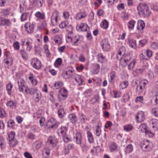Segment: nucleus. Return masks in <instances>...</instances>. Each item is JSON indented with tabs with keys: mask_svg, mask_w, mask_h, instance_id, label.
Returning <instances> with one entry per match:
<instances>
[{
	"mask_svg": "<svg viewBox=\"0 0 158 158\" xmlns=\"http://www.w3.org/2000/svg\"><path fill=\"white\" fill-rule=\"evenodd\" d=\"M81 36L78 35H76L72 36L68 35L66 36V41L67 43H71L74 46H78L81 44Z\"/></svg>",
	"mask_w": 158,
	"mask_h": 158,
	"instance_id": "obj_1",
	"label": "nucleus"
},
{
	"mask_svg": "<svg viewBox=\"0 0 158 158\" xmlns=\"http://www.w3.org/2000/svg\"><path fill=\"white\" fill-rule=\"evenodd\" d=\"M138 14L143 17L148 16L150 14L148 6L144 4L141 3L137 7Z\"/></svg>",
	"mask_w": 158,
	"mask_h": 158,
	"instance_id": "obj_2",
	"label": "nucleus"
},
{
	"mask_svg": "<svg viewBox=\"0 0 158 158\" xmlns=\"http://www.w3.org/2000/svg\"><path fill=\"white\" fill-rule=\"evenodd\" d=\"M33 42L32 39L30 38L22 39L21 41V45L22 46L25 44L26 45V50L28 52H30L32 48Z\"/></svg>",
	"mask_w": 158,
	"mask_h": 158,
	"instance_id": "obj_3",
	"label": "nucleus"
},
{
	"mask_svg": "<svg viewBox=\"0 0 158 158\" xmlns=\"http://www.w3.org/2000/svg\"><path fill=\"white\" fill-rule=\"evenodd\" d=\"M141 147L143 151L148 152L152 149L153 147V144L150 141L146 140L141 143Z\"/></svg>",
	"mask_w": 158,
	"mask_h": 158,
	"instance_id": "obj_4",
	"label": "nucleus"
},
{
	"mask_svg": "<svg viewBox=\"0 0 158 158\" xmlns=\"http://www.w3.org/2000/svg\"><path fill=\"white\" fill-rule=\"evenodd\" d=\"M31 64L32 67L36 69H40L42 66L41 61L36 58H32L31 60Z\"/></svg>",
	"mask_w": 158,
	"mask_h": 158,
	"instance_id": "obj_5",
	"label": "nucleus"
},
{
	"mask_svg": "<svg viewBox=\"0 0 158 158\" xmlns=\"http://www.w3.org/2000/svg\"><path fill=\"white\" fill-rule=\"evenodd\" d=\"M145 119L144 113L142 111H139L135 115V120L137 123H141Z\"/></svg>",
	"mask_w": 158,
	"mask_h": 158,
	"instance_id": "obj_6",
	"label": "nucleus"
},
{
	"mask_svg": "<svg viewBox=\"0 0 158 158\" xmlns=\"http://www.w3.org/2000/svg\"><path fill=\"white\" fill-rule=\"evenodd\" d=\"M32 90H33L32 94L33 95L34 101L35 102H37L40 100V99L41 97V93L37 88H34Z\"/></svg>",
	"mask_w": 158,
	"mask_h": 158,
	"instance_id": "obj_7",
	"label": "nucleus"
},
{
	"mask_svg": "<svg viewBox=\"0 0 158 158\" xmlns=\"http://www.w3.org/2000/svg\"><path fill=\"white\" fill-rule=\"evenodd\" d=\"M100 44L103 51H108L110 49V44L107 40L105 39L102 40Z\"/></svg>",
	"mask_w": 158,
	"mask_h": 158,
	"instance_id": "obj_8",
	"label": "nucleus"
},
{
	"mask_svg": "<svg viewBox=\"0 0 158 158\" xmlns=\"http://www.w3.org/2000/svg\"><path fill=\"white\" fill-rule=\"evenodd\" d=\"M59 15V14L57 11L54 12L51 18V25L54 26L57 24V18Z\"/></svg>",
	"mask_w": 158,
	"mask_h": 158,
	"instance_id": "obj_9",
	"label": "nucleus"
},
{
	"mask_svg": "<svg viewBox=\"0 0 158 158\" xmlns=\"http://www.w3.org/2000/svg\"><path fill=\"white\" fill-rule=\"evenodd\" d=\"M130 59L131 57L129 56H124L123 57L119 59L120 61V64L122 67H124L127 65V63Z\"/></svg>",
	"mask_w": 158,
	"mask_h": 158,
	"instance_id": "obj_10",
	"label": "nucleus"
},
{
	"mask_svg": "<svg viewBox=\"0 0 158 158\" xmlns=\"http://www.w3.org/2000/svg\"><path fill=\"white\" fill-rule=\"evenodd\" d=\"M48 125L49 128L55 129L57 127L58 123L55 119L51 118L48 121Z\"/></svg>",
	"mask_w": 158,
	"mask_h": 158,
	"instance_id": "obj_11",
	"label": "nucleus"
},
{
	"mask_svg": "<svg viewBox=\"0 0 158 158\" xmlns=\"http://www.w3.org/2000/svg\"><path fill=\"white\" fill-rule=\"evenodd\" d=\"M75 74V71L73 69L68 70L64 72L63 73L64 77L65 78H68L71 77L72 79H73Z\"/></svg>",
	"mask_w": 158,
	"mask_h": 158,
	"instance_id": "obj_12",
	"label": "nucleus"
},
{
	"mask_svg": "<svg viewBox=\"0 0 158 158\" xmlns=\"http://www.w3.org/2000/svg\"><path fill=\"white\" fill-rule=\"evenodd\" d=\"M137 24V29L138 31L140 33H143L145 27L144 21L141 20H139L138 21Z\"/></svg>",
	"mask_w": 158,
	"mask_h": 158,
	"instance_id": "obj_13",
	"label": "nucleus"
},
{
	"mask_svg": "<svg viewBox=\"0 0 158 158\" xmlns=\"http://www.w3.org/2000/svg\"><path fill=\"white\" fill-rule=\"evenodd\" d=\"M28 79L33 86L36 85L38 83V81L36 76L33 73H30L28 75Z\"/></svg>",
	"mask_w": 158,
	"mask_h": 158,
	"instance_id": "obj_14",
	"label": "nucleus"
},
{
	"mask_svg": "<svg viewBox=\"0 0 158 158\" xmlns=\"http://www.w3.org/2000/svg\"><path fill=\"white\" fill-rule=\"evenodd\" d=\"M18 84L19 85V90L20 92H23V87L25 85V81L24 80L21 78H19L18 80Z\"/></svg>",
	"mask_w": 158,
	"mask_h": 158,
	"instance_id": "obj_15",
	"label": "nucleus"
},
{
	"mask_svg": "<svg viewBox=\"0 0 158 158\" xmlns=\"http://www.w3.org/2000/svg\"><path fill=\"white\" fill-rule=\"evenodd\" d=\"M24 27L25 30L28 33H32L34 31V25L30 23H26L24 25Z\"/></svg>",
	"mask_w": 158,
	"mask_h": 158,
	"instance_id": "obj_16",
	"label": "nucleus"
},
{
	"mask_svg": "<svg viewBox=\"0 0 158 158\" xmlns=\"http://www.w3.org/2000/svg\"><path fill=\"white\" fill-rule=\"evenodd\" d=\"M76 28L78 31H86L89 29V27L87 24L81 23L79 25L77 26Z\"/></svg>",
	"mask_w": 158,
	"mask_h": 158,
	"instance_id": "obj_17",
	"label": "nucleus"
},
{
	"mask_svg": "<svg viewBox=\"0 0 158 158\" xmlns=\"http://www.w3.org/2000/svg\"><path fill=\"white\" fill-rule=\"evenodd\" d=\"M77 84L79 85H81L83 83V78L80 75L78 74H75L74 75L73 78Z\"/></svg>",
	"mask_w": 158,
	"mask_h": 158,
	"instance_id": "obj_18",
	"label": "nucleus"
},
{
	"mask_svg": "<svg viewBox=\"0 0 158 158\" xmlns=\"http://www.w3.org/2000/svg\"><path fill=\"white\" fill-rule=\"evenodd\" d=\"M87 14L84 11H81L77 13L75 16V18L77 20L85 18L87 16Z\"/></svg>",
	"mask_w": 158,
	"mask_h": 158,
	"instance_id": "obj_19",
	"label": "nucleus"
},
{
	"mask_svg": "<svg viewBox=\"0 0 158 158\" xmlns=\"http://www.w3.org/2000/svg\"><path fill=\"white\" fill-rule=\"evenodd\" d=\"M59 93L63 99H65L68 95V91L64 88L60 89L59 91Z\"/></svg>",
	"mask_w": 158,
	"mask_h": 158,
	"instance_id": "obj_20",
	"label": "nucleus"
},
{
	"mask_svg": "<svg viewBox=\"0 0 158 158\" xmlns=\"http://www.w3.org/2000/svg\"><path fill=\"white\" fill-rule=\"evenodd\" d=\"M135 23V21L133 19L130 20L127 23V27L128 30L130 31L133 30Z\"/></svg>",
	"mask_w": 158,
	"mask_h": 158,
	"instance_id": "obj_21",
	"label": "nucleus"
},
{
	"mask_svg": "<svg viewBox=\"0 0 158 158\" xmlns=\"http://www.w3.org/2000/svg\"><path fill=\"white\" fill-rule=\"evenodd\" d=\"M17 103L15 101L9 100L6 103L7 106L10 108L15 109Z\"/></svg>",
	"mask_w": 158,
	"mask_h": 158,
	"instance_id": "obj_22",
	"label": "nucleus"
},
{
	"mask_svg": "<svg viewBox=\"0 0 158 158\" xmlns=\"http://www.w3.org/2000/svg\"><path fill=\"white\" fill-rule=\"evenodd\" d=\"M42 146L43 144L42 142L39 141L35 142L33 145V148L36 151L39 150Z\"/></svg>",
	"mask_w": 158,
	"mask_h": 158,
	"instance_id": "obj_23",
	"label": "nucleus"
},
{
	"mask_svg": "<svg viewBox=\"0 0 158 158\" xmlns=\"http://www.w3.org/2000/svg\"><path fill=\"white\" fill-rule=\"evenodd\" d=\"M81 134L79 132L76 133L75 135V139L76 143L77 144H80L81 143Z\"/></svg>",
	"mask_w": 158,
	"mask_h": 158,
	"instance_id": "obj_24",
	"label": "nucleus"
},
{
	"mask_svg": "<svg viewBox=\"0 0 158 158\" xmlns=\"http://www.w3.org/2000/svg\"><path fill=\"white\" fill-rule=\"evenodd\" d=\"M147 125L144 123L141 124L139 127L138 129L139 132H145L147 130Z\"/></svg>",
	"mask_w": 158,
	"mask_h": 158,
	"instance_id": "obj_25",
	"label": "nucleus"
},
{
	"mask_svg": "<svg viewBox=\"0 0 158 158\" xmlns=\"http://www.w3.org/2000/svg\"><path fill=\"white\" fill-rule=\"evenodd\" d=\"M6 143L5 139L3 137L0 136V148L1 150L5 149L6 147Z\"/></svg>",
	"mask_w": 158,
	"mask_h": 158,
	"instance_id": "obj_26",
	"label": "nucleus"
},
{
	"mask_svg": "<svg viewBox=\"0 0 158 158\" xmlns=\"http://www.w3.org/2000/svg\"><path fill=\"white\" fill-rule=\"evenodd\" d=\"M48 142L51 144L52 146H55L57 143V141L55 136H50L48 139Z\"/></svg>",
	"mask_w": 158,
	"mask_h": 158,
	"instance_id": "obj_27",
	"label": "nucleus"
},
{
	"mask_svg": "<svg viewBox=\"0 0 158 158\" xmlns=\"http://www.w3.org/2000/svg\"><path fill=\"white\" fill-rule=\"evenodd\" d=\"M68 118L72 123H74L77 121V117L74 114H69Z\"/></svg>",
	"mask_w": 158,
	"mask_h": 158,
	"instance_id": "obj_28",
	"label": "nucleus"
},
{
	"mask_svg": "<svg viewBox=\"0 0 158 158\" xmlns=\"http://www.w3.org/2000/svg\"><path fill=\"white\" fill-rule=\"evenodd\" d=\"M11 21L8 19H4L1 21V24L3 26H9L11 25Z\"/></svg>",
	"mask_w": 158,
	"mask_h": 158,
	"instance_id": "obj_29",
	"label": "nucleus"
},
{
	"mask_svg": "<svg viewBox=\"0 0 158 158\" xmlns=\"http://www.w3.org/2000/svg\"><path fill=\"white\" fill-rule=\"evenodd\" d=\"M35 16L38 19H44L45 18L44 13H41L40 11L37 12L35 14Z\"/></svg>",
	"mask_w": 158,
	"mask_h": 158,
	"instance_id": "obj_30",
	"label": "nucleus"
},
{
	"mask_svg": "<svg viewBox=\"0 0 158 158\" xmlns=\"http://www.w3.org/2000/svg\"><path fill=\"white\" fill-rule=\"evenodd\" d=\"M87 137L88 141L90 143H93L94 141V138L91 132L89 131L87 132Z\"/></svg>",
	"mask_w": 158,
	"mask_h": 158,
	"instance_id": "obj_31",
	"label": "nucleus"
},
{
	"mask_svg": "<svg viewBox=\"0 0 158 158\" xmlns=\"http://www.w3.org/2000/svg\"><path fill=\"white\" fill-rule=\"evenodd\" d=\"M53 40L55 43L58 45H60L62 43L61 39L58 35L55 36Z\"/></svg>",
	"mask_w": 158,
	"mask_h": 158,
	"instance_id": "obj_32",
	"label": "nucleus"
},
{
	"mask_svg": "<svg viewBox=\"0 0 158 158\" xmlns=\"http://www.w3.org/2000/svg\"><path fill=\"white\" fill-rule=\"evenodd\" d=\"M109 26V22L108 21L105 19L103 20L101 24V27L104 29H107Z\"/></svg>",
	"mask_w": 158,
	"mask_h": 158,
	"instance_id": "obj_33",
	"label": "nucleus"
},
{
	"mask_svg": "<svg viewBox=\"0 0 158 158\" xmlns=\"http://www.w3.org/2000/svg\"><path fill=\"white\" fill-rule=\"evenodd\" d=\"M62 63V60L61 58H57L55 60L54 65L55 67L58 68L61 65Z\"/></svg>",
	"mask_w": 158,
	"mask_h": 158,
	"instance_id": "obj_34",
	"label": "nucleus"
},
{
	"mask_svg": "<svg viewBox=\"0 0 158 158\" xmlns=\"http://www.w3.org/2000/svg\"><path fill=\"white\" fill-rule=\"evenodd\" d=\"M125 48L124 47H122L120 48L116 55V57L117 59H119L122 58L121 55L122 54H124V52H122V51Z\"/></svg>",
	"mask_w": 158,
	"mask_h": 158,
	"instance_id": "obj_35",
	"label": "nucleus"
},
{
	"mask_svg": "<svg viewBox=\"0 0 158 158\" xmlns=\"http://www.w3.org/2000/svg\"><path fill=\"white\" fill-rule=\"evenodd\" d=\"M137 62V60L136 59H133L130 63L128 65V69L130 70H132L134 67L135 65Z\"/></svg>",
	"mask_w": 158,
	"mask_h": 158,
	"instance_id": "obj_36",
	"label": "nucleus"
},
{
	"mask_svg": "<svg viewBox=\"0 0 158 158\" xmlns=\"http://www.w3.org/2000/svg\"><path fill=\"white\" fill-rule=\"evenodd\" d=\"M50 153V151L48 148L44 149L42 152V154L44 156V158H48Z\"/></svg>",
	"mask_w": 158,
	"mask_h": 158,
	"instance_id": "obj_37",
	"label": "nucleus"
},
{
	"mask_svg": "<svg viewBox=\"0 0 158 158\" xmlns=\"http://www.w3.org/2000/svg\"><path fill=\"white\" fill-rule=\"evenodd\" d=\"M133 147L131 144L127 145L126 147L125 152L126 153H130L132 152Z\"/></svg>",
	"mask_w": 158,
	"mask_h": 158,
	"instance_id": "obj_38",
	"label": "nucleus"
},
{
	"mask_svg": "<svg viewBox=\"0 0 158 158\" xmlns=\"http://www.w3.org/2000/svg\"><path fill=\"white\" fill-rule=\"evenodd\" d=\"M128 85V82L127 81H125L121 82L120 84V88L122 89L126 88Z\"/></svg>",
	"mask_w": 158,
	"mask_h": 158,
	"instance_id": "obj_39",
	"label": "nucleus"
},
{
	"mask_svg": "<svg viewBox=\"0 0 158 158\" xmlns=\"http://www.w3.org/2000/svg\"><path fill=\"white\" fill-rule=\"evenodd\" d=\"M67 131V128L64 126H62L59 129V131L61 134L62 136L66 134Z\"/></svg>",
	"mask_w": 158,
	"mask_h": 158,
	"instance_id": "obj_40",
	"label": "nucleus"
},
{
	"mask_svg": "<svg viewBox=\"0 0 158 158\" xmlns=\"http://www.w3.org/2000/svg\"><path fill=\"white\" fill-rule=\"evenodd\" d=\"M99 97L98 94H97L94 95V97L92 98L90 101L92 103H94L99 101Z\"/></svg>",
	"mask_w": 158,
	"mask_h": 158,
	"instance_id": "obj_41",
	"label": "nucleus"
},
{
	"mask_svg": "<svg viewBox=\"0 0 158 158\" xmlns=\"http://www.w3.org/2000/svg\"><path fill=\"white\" fill-rule=\"evenodd\" d=\"M94 69L92 71V73L94 74H97L99 71L100 68V66L98 64L94 65Z\"/></svg>",
	"mask_w": 158,
	"mask_h": 158,
	"instance_id": "obj_42",
	"label": "nucleus"
},
{
	"mask_svg": "<svg viewBox=\"0 0 158 158\" xmlns=\"http://www.w3.org/2000/svg\"><path fill=\"white\" fill-rule=\"evenodd\" d=\"M69 24V22L67 21H64L61 22L59 25V27L60 28L63 29L66 27Z\"/></svg>",
	"mask_w": 158,
	"mask_h": 158,
	"instance_id": "obj_43",
	"label": "nucleus"
},
{
	"mask_svg": "<svg viewBox=\"0 0 158 158\" xmlns=\"http://www.w3.org/2000/svg\"><path fill=\"white\" fill-rule=\"evenodd\" d=\"M133 126L130 124L126 125L123 127V130L126 131H129L132 130Z\"/></svg>",
	"mask_w": 158,
	"mask_h": 158,
	"instance_id": "obj_44",
	"label": "nucleus"
},
{
	"mask_svg": "<svg viewBox=\"0 0 158 158\" xmlns=\"http://www.w3.org/2000/svg\"><path fill=\"white\" fill-rule=\"evenodd\" d=\"M12 87L13 85L10 83L6 85V90L9 95H10L11 93Z\"/></svg>",
	"mask_w": 158,
	"mask_h": 158,
	"instance_id": "obj_45",
	"label": "nucleus"
},
{
	"mask_svg": "<svg viewBox=\"0 0 158 158\" xmlns=\"http://www.w3.org/2000/svg\"><path fill=\"white\" fill-rule=\"evenodd\" d=\"M129 46L132 48L134 49L136 48V45L135 40H129Z\"/></svg>",
	"mask_w": 158,
	"mask_h": 158,
	"instance_id": "obj_46",
	"label": "nucleus"
},
{
	"mask_svg": "<svg viewBox=\"0 0 158 158\" xmlns=\"http://www.w3.org/2000/svg\"><path fill=\"white\" fill-rule=\"evenodd\" d=\"M135 102L136 103H142L143 102V98L142 96L137 97L135 99Z\"/></svg>",
	"mask_w": 158,
	"mask_h": 158,
	"instance_id": "obj_47",
	"label": "nucleus"
},
{
	"mask_svg": "<svg viewBox=\"0 0 158 158\" xmlns=\"http://www.w3.org/2000/svg\"><path fill=\"white\" fill-rule=\"evenodd\" d=\"M18 142L16 140H12L9 141V144L10 147H14L18 144Z\"/></svg>",
	"mask_w": 158,
	"mask_h": 158,
	"instance_id": "obj_48",
	"label": "nucleus"
},
{
	"mask_svg": "<svg viewBox=\"0 0 158 158\" xmlns=\"http://www.w3.org/2000/svg\"><path fill=\"white\" fill-rule=\"evenodd\" d=\"M28 14L27 13H24L21 15L20 19L22 22L26 21L27 19Z\"/></svg>",
	"mask_w": 158,
	"mask_h": 158,
	"instance_id": "obj_49",
	"label": "nucleus"
},
{
	"mask_svg": "<svg viewBox=\"0 0 158 158\" xmlns=\"http://www.w3.org/2000/svg\"><path fill=\"white\" fill-rule=\"evenodd\" d=\"M84 94L86 97H88L92 94V90L90 89H87L84 92Z\"/></svg>",
	"mask_w": 158,
	"mask_h": 158,
	"instance_id": "obj_50",
	"label": "nucleus"
},
{
	"mask_svg": "<svg viewBox=\"0 0 158 158\" xmlns=\"http://www.w3.org/2000/svg\"><path fill=\"white\" fill-rule=\"evenodd\" d=\"M25 89V92L27 94H30L32 95V94L33 90L31 89V90H31V89H29L27 86H25L23 87V88Z\"/></svg>",
	"mask_w": 158,
	"mask_h": 158,
	"instance_id": "obj_51",
	"label": "nucleus"
},
{
	"mask_svg": "<svg viewBox=\"0 0 158 158\" xmlns=\"http://www.w3.org/2000/svg\"><path fill=\"white\" fill-rule=\"evenodd\" d=\"M121 17L124 20H128L129 18L128 13L126 12H124L122 13Z\"/></svg>",
	"mask_w": 158,
	"mask_h": 158,
	"instance_id": "obj_52",
	"label": "nucleus"
},
{
	"mask_svg": "<svg viewBox=\"0 0 158 158\" xmlns=\"http://www.w3.org/2000/svg\"><path fill=\"white\" fill-rule=\"evenodd\" d=\"M144 88V87L143 86L139 84L136 87L137 92L139 94H140L143 91Z\"/></svg>",
	"mask_w": 158,
	"mask_h": 158,
	"instance_id": "obj_53",
	"label": "nucleus"
},
{
	"mask_svg": "<svg viewBox=\"0 0 158 158\" xmlns=\"http://www.w3.org/2000/svg\"><path fill=\"white\" fill-rule=\"evenodd\" d=\"M73 147L72 144H68L67 147H66L64 148V152L65 154H68L69 152V150L71 149Z\"/></svg>",
	"mask_w": 158,
	"mask_h": 158,
	"instance_id": "obj_54",
	"label": "nucleus"
},
{
	"mask_svg": "<svg viewBox=\"0 0 158 158\" xmlns=\"http://www.w3.org/2000/svg\"><path fill=\"white\" fill-rule=\"evenodd\" d=\"M59 116L60 118H62L65 114V112L63 108H61L58 111Z\"/></svg>",
	"mask_w": 158,
	"mask_h": 158,
	"instance_id": "obj_55",
	"label": "nucleus"
},
{
	"mask_svg": "<svg viewBox=\"0 0 158 158\" xmlns=\"http://www.w3.org/2000/svg\"><path fill=\"white\" fill-rule=\"evenodd\" d=\"M110 81L111 82L114 80L116 76V73L115 71L111 72L110 74Z\"/></svg>",
	"mask_w": 158,
	"mask_h": 158,
	"instance_id": "obj_56",
	"label": "nucleus"
},
{
	"mask_svg": "<svg viewBox=\"0 0 158 158\" xmlns=\"http://www.w3.org/2000/svg\"><path fill=\"white\" fill-rule=\"evenodd\" d=\"M98 61L101 63L104 62L105 58L103 56L102 54H99L98 55Z\"/></svg>",
	"mask_w": 158,
	"mask_h": 158,
	"instance_id": "obj_57",
	"label": "nucleus"
},
{
	"mask_svg": "<svg viewBox=\"0 0 158 158\" xmlns=\"http://www.w3.org/2000/svg\"><path fill=\"white\" fill-rule=\"evenodd\" d=\"M152 114L156 117H158V108H154L152 110Z\"/></svg>",
	"mask_w": 158,
	"mask_h": 158,
	"instance_id": "obj_58",
	"label": "nucleus"
},
{
	"mask_svg": "<svg viewBox=\"0 0 158 158\" xmlns=\"http://www.w3.org/2000/svg\"><path fill=\"white\" fill-rule=\"evenodd\" d=\"M63 85V83L61 81H58L55 83L54 85V87L55 89H57Z\"/></svg>",
	"mask_w": 158,
	"mask_h": 158,
	"instance_id": "obj_59",
	"label": "nucleus"
},
{
	"mask_svg": "<svg viewBox=\"0 0 158 158\" xmlns=\"http://www.w3.org/2000/svg\"><path fill=\"white\" fill-rule=\"evenodd\" d=\"M101 130L100 127L99 125H98L95 130V135L98 136H100L101 133Z\"/></svg>",
	"mask_w": 158,
	"mask_h": 158,
	"instance_id": "obj_60",
	"label": "nucleus"
},
{
	"mask_svg": "<svg viewBox=\"0 0 158 158\" xmlns=\"http://www.w3.org/2000/svg\"><path fill=\"white\" fill-rule=\"evenodd\" d=\"M157 122L156 119H153L152 121V128L155 130H157Z\"/></svg>",
	"mask_w": 158,
	"mask_h": 158,
	"instance_id": "obj_61",
	"label": "nucleus"
},
{
	"mask_svg": "<svg viewBox=\"0 0 158 158\" xmlns=\"http://www.w3.org/2000/svg\"><path fill=\"white\" fill-rule=\"evenodd\" d=\"M5 63L7 64H10L12 65L13 63V59L11 57H9L8 58H6L5 59Z\"/></svg>",
	"mask_w": 158,
	"mask_h": 158,
	"instance_id": "obj_62",
	"label": "nucleus"
},
{
	"mask_svg": "<svg viewBox=\"0 0 158 158\" xmlns=\"http://www.w3.org/2000/svg\"><path fill=\"white\" fill-rule=\"evenodd\" d=\"M15 132L13 131H11L10 134L8 135V139L9 141L12 140L14 139L15 136Z\"/></svg>",
	"mask_w": 158,
	"mask_h": 158,
	"instance_id": "obj_63",
	"label": "nucleus"
},
{
	"mask_svg": "<svg viewBox=\"0 0 158 158\" xmlns=\"http://www.w3.org/2000/svg\"><path fill=\"white\" fill-rule=\"evenodd\" d=\"M99 150V147H94L91 150V153L93 155H96L98 153V151Z\"/></svg>",
	"mask_w": 158,
	"mask_h": 158,
	"instance_id": "obj_64",
	"label": "nucleus"
}]
</instances>
